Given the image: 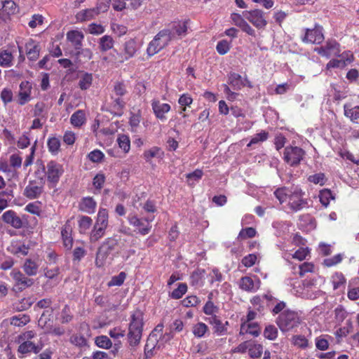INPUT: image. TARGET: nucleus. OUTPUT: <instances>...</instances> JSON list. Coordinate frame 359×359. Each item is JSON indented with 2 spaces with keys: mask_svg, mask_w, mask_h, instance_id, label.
I'll use <instances>...</instances> for the list:
<instances>
[{
  "mask_svg": "<svg viewBox=\"0 0 359 359\" xmlns=\"http://www.w3.org/2000/svg\"><path fill=\"white\" fill-rule=\"evenodd\" d=\"M308 180L316 184H320L321 186L324 185L326 181L325 175L322 172L310 175Z\"/></svg>",
  "mask_w": 359,
  "mask_h": 359,
  "instance_id": "57",
  "label": "nucleus"
},
{
  "mask_svg": "<svg viewBox=\"0 0 359 359\" xmlns=\"http://www.w3.org/2000/svg\"><path fill=\"white\" fill-rule=\"evenodd\" d=\"M36 336V333L34 330L25 331L18 336L17 342L19 346L17 353L20 358H24L32 353L37 354L43 349L42 342L35 344L32 341Z\"/></svg>",
  "mask_w": 359,
  "mask_h": 359,
  "instance_id": "2",
  "label": "nucleus"
},
{
  "mask_svg": "<svg viewBox=\"0 0 359 359\" xmlns=\"http://www.w3.org/2000/svg\"><path fill=\"white\" fill-rule=\"evenodd\" d=\"M4 222L11 225L15 229H20L24 226V222L18 217L16 212L12 210L6 211L1 216Z\"/></svg>",
  "mask_w": 359,
  "mask_h": 359,
  "instance_id": "12",
  "label": "nucleus"
},
{
  "mask_svg": "<svg viewBox=\"0 0 359 359\" xmlns=\"http://www.w3.org/2000/svg\"><path fill=\"white\" fill-rule=\"evenodd\" d=\"M22 269L27 275L35 276L38 272L39 264L34 261L27 259L25 260Z\"/></svg>",
  "mask_w": 359,
  "mask_h": 359,
  "instance_id": "31",
  "label": "nucleus"
},
{
  "mask_svg": "<svg viewBox=\"0 0 359 359\" xmlns=\"http://www.w3.org/2000/svg\"><path fill=\"white\" fill-rule=\"evenodd\" d=\"M292 342L294 346L300 348L304 349L309 346V341L303 335H294L292 338Z\"/></svg>",
  "mask_w": 359,
  "mask_h": 359,
  "instance_id": "43",
  "label": "nucleus"
},
{
  "mask_svg": "<svg viewBox=\"0 0 359 359\" xmlns=\"http://www.w3.org/2000/svg\"><path fill=\"white\" fill-rule=\"evenodd\" d=\"M79 232L86 233L92 225L93 220L88 216H81L78 221Z\"/></svg>",
  "mask_w": 359,
  "mask_h": 359,
  "instance_id": "39",
  "label": "nucleus"
},
{
  "mask_svg": "<svg viewBox=\"0 0 359 359\" xmlns=\"http://www.w3.org/2000/svg\"><path fill=\"white\" fill-rule=\"evenodd\" d=\"M97 15H99V13L96 8H93L81 11L76 14V18L79 21H87L92 20Z\"/></svg>",
  "mask_w": 359,
  "mask_h": 359,
  "instance_id": "29",
  "label": "nucleus"
},
{
  "mask_svg": "<svg viewBox=\"0 0 359 359\" xmlns=\"http://www.w3.org/2000/svg\"><path fill=\"white\" fill-rule=\"evenodd\" d=\"M187 291V285L185 283H180L177 288L175 289L170 297L175 299H180Z\"/></svg>",
  "mask_w": 359,
  "mask_h": 359,
  "instance_id": "51",
  "label": "nucleus"
},
{
  "mask_svg": "<svg viewBox=\"0 0 359 359\" xmlns=\"http://www.w3.org/2000/svg\"><path fill=\"white\" fill-rule=\"evenodd\" d=\"M139 46L134 39L126 41L123 45V57L127 60L135 56L139 49Z\"/></svg>",
  "mask_w": 359,
  "mask_h": 359,
  "instance_id": "21",
  "label": "nucleus"
},
{
  "mask_svg": "<svg viewBox=\"0 0 359 359\" xmlns=\"http://www.w3.org/2000/svg\"><path fill=\"white\" fill-rule=\"evenodd\" d=\"M312 286L313 284L310 282H304L302 283V285L299 283L298 286H294L293 292L297 296L302 298H312L313 293L311 292Z\"/></svg>",
  "mask_w": 359,
  "mask_h": 359,
  "instance_id": "19",
  "label": "nucleus"
},
{
  "mask_svg": "<svg viewBox=\"0 0 359 359\" xmlns=\"http://www.w3.org/2000/svg\"><path fill=\"white\" fill-rule=\"evenodd\" d=\"M106 229L95 226L90 233V241L91 243H95L104 236Z\"/></svg>",
  "mask_w": 359,
  "mask_h": 359,
  "instance_id": "41",
  "label": "nucleus"
},
{
  "mask_svg": "<svg viewBox=\"0 0 359 359\" xmlns=\"http://www.w3.org/2000/svg\"><path fill=\"white\" fill-rule=\"evenodd\" d=\"M41 48L34 40L29 39L25 43V52L29 60L35 61L39 56Z\"/></svg>",
  "mask_w": 359,
  "mask_h": 359,
  "instance_id": "18",
  "label": "nucleus"
},
{
  "mask_svg": "<svg viewBox=\"0 0 359 359\" xmlns=\"http://www.w3.org/2000/svg\"><path fill=\"white\" fill-rule=\"evenodd\" d=\"M206 320L212 325L215 332L218 335H222L226 332V325L229 324L228 321L223 323L217 316H210Z\"/></svg>",
  "mask_w": 359,
  "mask_h": 359,
  "instance_id": "20",
  "label": "nucleus"
},
{
  "mask_svg": "<svg viewBox=\"0 0 359 359\" xmlns=\"http://www.w3.org/2000/svg\"><path fill=\"white\" fill-rule=\"evenodd\" d=\"M276 323L282 332H288L299 326L301 318L297 312L285 310L278 316Z\"/></svg>",
  "mask_w": 359,
  "mask_h": 359,
  "instance_id": "4",
  "label": "nucleus"
},
{
  "mask_svg": "<svg viewBox=\"0 0 359 359\" xmlns=\"http://www.w3.org/2000/svg\"><path fill=\"white\" fill-rule=\"evenodd\" d=\"M93 83V75L90 73H83L79 77L78 86L80 89L86 90L90 88Z\"/></svg>",
  "mask_w": 359,
  "mask_h": 359,
  "instance_id": "33",
  "label": "nucleus"
},
{
  "mask_svg": "<svg viewBox=\"0 0 359 359\" xmlns=\"http://www.w3.org/2000/svg\"><path fill=\"white\" fill-rule=\"evenodd\" d=\"M257 259L256 255L249 254L242 259L241 262L245 267L248 268L252 266L255 264Z\"/></svg>",
  "mask_w": 359,
  "mask_h": 359,
  "instance_id": "63",
  "label": "nucleus"
},
{
  "mask_svg": "<svg viewBox=\"0 0 359 359\" xmlns=\"http://www.w3.org/2000/svg\"><path fill=\"white\" fill-rule=\"evenodd\" d=\"M314 269V265L312 263L304 262L299 266V274L301 277H303L306 273L313 272Z\"/></svg>",
  "mask_w": 359,
  "mask_h": 359,
  "instance_id": "60",
  "label": "nucleus"
},
{
  "mask_svg": "<svg viewBox=\"0 0 359 359\" xmlns=\"http://www.w3.org/2000/svg\"><path fill=\"white\" fill-rule=\"evenodd\" d=\"M119 147L123 150L125 153H128L130 149V141L129 137L126 135H120L117 139Z\"/></svg>",
  "mask_w": 359,
  "mask_h": 359,
  "instance_id": "44",
  "label": "nucleus"
},
{
  "mask_svg": "<svg viewBox=\"0 0 359 359\" xmlns=\"http://www.w3.org/2000/svg\"><path fill=\"white\" fill-rule=\"evenodd\" d=\"M70 341L72 344L79 347H83L87 344L86 338L83 336L79 334L73 335L70 339Z\"/></svg>",
  "mask_w": 359,
  "mask_h": 359,
  "instance_id": "61",
  "label": "nucleus"
},
{
  "mask_svg": "<svg viewBox=\"0 0 359 359\" xmlns=\"http://www.w3.org/2000/svg\"><path fill=\"white\" fill-rule=\"evenodd\" d=\"M13 55L8 50L0 52V66L9 67L13 65Z\"/></svg>",
  "mask_w": 359,
  "mask_h": 359,
  "instance_id": "37",
  "label": "nucleus"
},
{
  "mask_svg": "<svg viewBox=\"0 0 359 359\" xmlns=\"http://www.w3.org/2000/svg\"><path fill=\"white\" fill-rule=\"evenodd\" d=\"M319 198L321 204L327 207L330 203V199H334V197L329 189H323L320 191Z\"/></svg>",
  "mask_w": 359,
  "mask_h": 359,
  "instance_id": "49",
  "label": "nucleus"
},
{
  "mask_svg": "<svg viewBox=\"0 0 359 359\" xmlns=\"http://www.w3.org/2000/svg\"><path fill=\"white\" fill-rule=\"evenodd\" d=\"M243 16L257 29H263L267 25L264 13L262 10L246 11L243 12Z\"/></svg>",
  "mask_w": 359,
  "mask_h": 359,
  "instance_id": "10",
  "label": "nucleus"
},
{
  "mask_svg": "<svg viewBox=\"0 0 359 359\" xmlns=\"http://www.w3.org/2000/svg\"><path fill=\"white\" fill-rule=\"evenodd\" d=\"M49 311H44L40 317V318L38 320L39 325L43 328L46 329V330L49 329V327L51 326L50 324V319L49 316L50 314L49 313Z\"/></svg>",
  "mask_w": 359,
  "mask_h": 359,
  "instance_id": "45",
  "label": "nucleus"
},
{
  "mask_svg": "<svg viewBox=\"0 0 359 359\" xmlns=\"http://www.w3.org/2000/svg\"><path fill=\"white\" fill-rule=\"evenodd\" d=\"M19 104L24 105L30 100L31 86L29 82H22L20 85Z\"/></svg>",
  "mask_w": 359,
  "mask_h": 359,
  "instance_id": "25",
  "label": "nucleus"
},
{
  "mask_svg": "<svg viewBox=\"0 0 359 359\" xmlns=\"http://www.w3.org/2000/svg\"><path fill=\"white\" fill-rule=\"evenodd\" d=\"M344 114L352 123L359 125V101L356 104L353 103L344 104Z\"/></svg>",
  "mask_w": 359,
  "mask_h": 359,
  "instance_id": "14",
  "label": "nucleus"
},
{
  "mask_svg": "<svg viewBox=\"0 0 359 359\" xmlns=\"http://www.w3.org/2000/svg\"><path fill=\"white\" fill-rule=\"evenodd\" d=\"M263 352V346L259 344H252L249 348V355L252 358H259Z\"/></svg>",
  "mask_w": 359,
  "mask_h": 359,
  "instance_id": "47",
  "label": "nucleus"
},
{
  "mask_svg": "<svg viewBox=\"0 0 359 359\" xmlns=\"http://www.w3.org/2000/svg\"><path fill=\"white\" fill-rule=\"evenodd\" d=\"M2 11L7 15L15 14L18 11V7L13 0H5Z\"/></svg>",
  "mask_w": 359,
  "mask_h": 359,
  "instance_id": "48",
  "label": "nucleus"
},
{
  "mask_svg": "<svg viewBox=\"0 0 359 359\" xmlns=\"http://www.w3.org/2000/svg\"><path fill=\"white\" fill-rule=\"evenodd\" d=\"M96 202L91 197L83 198L79 203V209L88 214H93L95 211Z\"/></svg>",
  "mask_w": 359,
  "mask_h": 359,
  "instance_id": "26",
  "label": "nucleus"
},
{
  "mask_svg": "<svg viewBox=\"0 0 359 359\" xmlns=\"http://www.w3.org/2000/svg\"><path fill=\"white\" fill-rule=\"evenodd\" d=\"M188 22L189 21L187 20L174 22L171 26L168 28L172 35V40L184 36L187 34Z\"/></svg>",
  "mask_w": 359,
  "mask_h": 359,
  "instance_id": "15",
  "label": "nucleus"
},
{
  "mask_svg": "<svg viewBox=\"0 0 359 359\" xmlns=\"http://www.w3.org/2000/svg\"><path fill=\"white\" fill-rule=\"evenodd\" d=\"M128 219L130 225L136 227L139 233L141 235H147L151 229L150 222L153 221L154 217L140 219L136 215H130Z\"/></svg>",
  "mask_w": 359,
  "mask_h": 359,
  "instance_id": "8",
  "label": "nucleus"
},
{
  "mask_svg": "<svg viewBox=\"0 0 359 359\" xmlns=\"http://www.w3.org/2000/svg\"><path fill=\"white\" fill-rule=\"evenodd\" d=\"M30 321V318L29 316L25 314H20L18 316H13L10 323L12 325L16 327H22L27 325Z\"/></svg>",
  "mask_w": 359,
  "mask_h": 359,
  "instance_id": "38",
  "label": "nucleus"
},
{
  "mask_svg": "<svg viewBox=\"0 0 359 359\" xmlns=\"http://www.w3.org/2000/svg\"><path fill=\"white\" fill-rule=\"evenodd\" d=\"M89 159L94 163L100 162L104 158V154L98 149H95L88 154Z\"/></svg>",
  "mask_w": 359,
  "mask_h": 359,
  "instance_id": "62",
  "label": "nucleus"
},
{
  "mask_svg": "<svg viewBox=\"0 0 359 359\" xmlns=\"http://www.w3.org/2000/svg\"><path fill=\"white\" fill-rule=\"evenodd\" d=\"M274 195L280 203H287L290 210L297 212L307 205L306 199L304 198V193L297 187H281L274 191Z\"/></svg>",
  "mask_w": 359,
  "mask_h": 359,
  "instance_id": "1",
  "label": "nucleus"
},
{
  "mask_svg": "<svg viewBox=\"0 0 359 359\" xmlns=\"http://www.w3.org/2000/svg\"><path fill=\"white\" fill-rule=\"evenodd\" d=\"M216 49L220 55H224L230 50V43L226 40H222L217 43Z\"/></svg>",
  "mask_w": 359,
  "mask_h": 359,
  "instance_id": "59",
  "label": "nucleus"
},
{
  "mask_svg": "<svg viewBox=\"0 0 359 359\" xmlns=\"http://www.w3.org/2000/svg\"><path fill=\"white\" fill-rule=\"evenodd\" d=\"M302 41L305 43H320L324 40L323 27L316 25L313 29H304Z\"/></svg>",
  "mask_w": 359,
  "mask_h": 359,
  "instance_id": "9",
  "label": "nucleus"
},
{
  "mask_svg": "<svg viewBox=\"0 0 359 359\" xmlns=\"http://www.w3.org/2000/svg\"><path fill=\"white\" fill-rule=\"evenodd\" d=\"M126 278V273L121 272L118 275L114 276L111 278V280L108 283V286H120L123 283Z\"/></svg>",
  "mask_w": 359,
  "mask_h": 359,
  "instance_id": "53",
  "label": "nucleus"
},
{
  "mask_svg": "<svg viewBox=\"0 0 359 359\" xmlns=\"http://www.w3.org/2000/svg\"><path fill=\"white\" fill-rule=\"evenodd\" d=\"M306 152L299 147H287L285 148L283 158L290 166H297L304 158Z\"/></svg>",
  "mask_w": 359,
  "mask_h": 359,
  "instance_id": "7",
  "label": "nucleus"
},
{
  "mask_svg": "<svg viewBox=\"0 0 359 359\" xmlns=\"http://www.w3.org/2000/svg\"><path fill=\"white\" fill-rule=\"evenodd\" d=\"M43 191V187L31 182L25 189L24 194L30 199L38 198Z\"/></svg>",
  "mask_w": 359,
  "mask_h": 359,
  "instance_id": "24",
  "label": "nucleus"
},
{
  "mask_svg": "<svg viewBox=\"0 0 359 359\" xmlns=\"http://www.w3.org/2000/svg\"><path fill=\"white\" fill-rule=\"evenodd\" d=\"M199 303V299L195 295L188 296L182 300V305L185 307L196 306Z\"/></svg>",
  "mask_w": 359,
  "mask_h": 359,
  "instance_id": "58",
  "label": "nucleus"
},
{
  "mask_svg": "<svg viewBox=\"0 0 359 359\" xmlns=\"http://www.w3.org/2000/svg\"><path fill=\"white\" fill-rule=\"evenodd\" d=\"M218 307L216 306L210 300H208L203 306V312L206 315H209L210 316H216L215 314L218 312Z\"/></svg>",
  "mask_w": 359,
  "mask_h": 359,
  "instance_id": "56",
  "label": "nucleus"
},
{
  "mask_svg": "<svg viewBox=\"0 0 359 359\" xmlns=\"http://www.w3.org/2000/svg\"><path fill=\"white\" fill-rule=\"evenodd\" d=\"M209 276L210 278V282L211 284L215 282L220 283L223 280L222 274L217 269H213L209 273Z\"/></svg>",
  "mask_w": 359,
  "mask_h": 359,
  "instance_id": "64",
  "label": "nucleus"
},
{
  "mask_svg": "<svg viewBox=\"0 0 359 359\" xmlns=\"http://www.w3.org/2000/svg\"><path fill=\"white\" fill-rule=\"evenodd\" d=\"M334 290H339L343 292L345 289L346 278L341 273L336 272L331 278Z\"/></svg>",
  "mask_w": 359,
  "mask_h": 359,
  "instance_id": "27",
  "label": "nucleus"
},
{
  "mask_svg": "<svg viewBox=\"0 0 359 359\" xmlns=\"http://www.w3.org/2000/svg\"><path fill=\"white\" fill-rule=\"evenodd\" d=\"M161 341H157V335L155 332H151L147 341L144 346V354L146 357L151 358L153 355V350L161 348Z\"/></svg>",
  "mask_w": 359,
  "mask_h": 359,
  "instance_id": "17",
  "label": "nucleus"
},
{
  "mask_svg": "<svg viewBox=\"0 0 359 359\" xmlns=\"http://www.w3.org/2000/svg\"><path fill=\"white\" fill-rule=\"evenodd\" d=\"M72 229L70 224L67 222L62 228L61 236L65 248L71 250L73 246Z\"/></svg>",
  "mask_w": 359,
  "mask_h": 359,
  "instance_id": "22",
  "label": "nucleus"
},
{
  "mask_svg": "<svg viewBox=\"0 0 359 359\" xmlns=\"http://www.w3.org/2000/svg\"><path fill=\"white\" fill-rule=\"evenodd\" d=\"M260 333V329L257 323L251 322H244L241 324L240 334H250L254 337H257Z\"/></svg>",
  "mask_w": 359,
  "mask_h": 359,
  "instance_id": "23",
  "label": "nucleus"
},
{
  "mask_svg": "<svg viewBox=\"0 0 359 359\" xmlns=\"http://www.w3.org/2000/svg\"><path fill=\"white\" fill-rule=\"evenodd\" d=\"M110 252L105 250V246H100L97 250L95 259V264L97 267H102Z\"/></svg>",
  "mask_w": 359,
  "mask_h": 359,
  "instance_id": "35",
  "label": "nucleus"
},
{
  "mask_svg": "<svg viewBox=\"0 0 359 359\" xmlns=\"http://www.w3.org/2000/svg\"><path fill=\"white\" fill-rule=\"evenodd\" d=\"M239 286L242 290L248 292H255L259 287L258 283L256 284L253 280L248 276L241 278Z\"/></svg>",
  "mask_w": 359,
  "mask_h": 359,
  "instance_id": "28",
  "label": "nucleus"
},
{
  "mask_svg": "<svg viewBox=\"0 0 359 359\" xmlns=\"http://www.w3.org/2000/svg\"><path fill=\"white\" fill-rule=\"evenodd\" d=\"M264 336L265 338L269 340H274L278 337V330L277 328L272 325H269L266 326L264 330Z\"/></svg>",
  "mask_w": 359,
  "mask_h": 359,
  "instance_id": "50",
  "label": "nucleus"
},
{
  "mask_svg": "<svg viewBox=\"0 0 359 359\" xmlns=\"http://www.w3.org/2000/svg\"><path fill=\"white\" fill-rule=\"evenodd\" d=\"M48 185L50 188L55 187L63 175V165L55 161H49L46 167H43Z\"/></svg>",
  "mask_w": 359,
  "mask_h": 359,
  "instance_id": "6",
  "label": "nucleus"
},
{
  "mask_svg": "<svg viewBox=\"0 0 359 359\" xmlns=\"http://www.w3.org/2000/svg\"><path fill=\"white\" fill-rule=\"evenodd\" d=\"M114 39L111 36L104 35L100 39L99 46L102 52L111 49L114 46Z\"/></svg>",
  "mask_w": 359,
  "mask_h": 359,
  "instance_id": "36",
  "label": "nucleus"
},
{
  "mask_svg": "<svg viewBox=\"0 0 359 359\" xmlns=\"http://www.w3.org/2000/svg\"><path fill=\"white\" fill-rule=\"evenodd\" d=\"M144 313L140 310L134 311L130 317L128 341L131 346H135L140 342L144 327Z\"/></svg>",
  "mask_w": 359,
  "mask_h": 359,
  "instance_id": "3",
  "label": "nucleus"
},
{
  "mask_svg": "<svg viewBox=\"0 0 359 359\" xmlns=\"http://www.w3.org/2000/svg\"><path fill=\"white\" fill-rule=\"evenodd\" d=\"M86 115L83 110H77L70 118L71 123L75 127H81L86 122Z\"/></svg>",
  "mask_w": 359,
  "mask_h": 359,
  "instance_id": "34",
  "label": "nucleus"
},
{
  "mask_svg": "<svg viewBox=\"0 0 359 359\" xmlns=\"http://www.w3.org/2000/svg\"><path fill=\"white\" fill-rule=\"evenodd\" d=\"M67 39L71 43L72 46H74L75 49L74 53L78 55L82 47L83 34L81 32L73 30L67 32Z\"/></svg>",
  "mask_w": 359,
  "mask_h": 359,
  "instance_id": "16",
  "label": "nucleus"
},
{
  "mask_svg": "<svg viewBox=\"0 0 359 359\" xmlns=\"http://www.w3.org/2000/svg\"><path fill=\"white\" fill-rule=\"evenodd\" d=\"M95 344L97 346L102 348H109L112 345L109 338L104 335L97 337L95 339Z\"/></svg>",
  "mask_w": 359,
  "mask_h": 359,
  "instance_id": "52",
  "label": "nucleus"
},
{
  "mask_svg": "<svg viewBox=\"0 0 359 359\" xmlns=\"http://www.w3.org/2000/svg\"><path fill=\"white\" fill-rule=\"evenodd\" d=\"M47 145H48V151L52 154L55 155L58 153V151L60 150V141L57 137H50L48 140Z\"/></svg>",
  "mask_w": 359,
  "mask_h": 359,
  "instance_id": "42",
  "label": "nucleus"
},
{
  "mask_svg": "<svg viewBox=\"0 0 359 359\" xmlns=\"http://www.w3.org/2000/svg\"><path fill=\"white\" fill-rule=\"evenodd\" d=\"M208 326L203 323H198L193 327V334L196 337L201 338L207 332Z\"/></svg>",
  "mask_w": 359,
  "mask_h": 359,
  "instance_id": "46",
  "label": "nucleus"
},
{
  "mask_svg": "<svg viewBox=\"0 0 359 359\" xmlns=\"http://www.w3.org/2000/svg\"><path fill=\"white\" fill-rule=\"evenodd\" d=\"M269 133L266 131H262L259 133L254 135L250 142L248 144V147H250L252 144H257L261 142H264L268 139Z\"/></svg>",
  "mask_w": 359,
  "mask_h": 359,
  "instance_id": "54",
  "label": "nucleus"
},
{
  "mask_svg": "<svg viewBox=\"0 0 359 359\" xmlns=\"http://www.w3.org/2000/svg\"><path fill=\"white\" fill-rule=\"evenodd\" d=\"M95 226L107 229L108 226V212L104 208H100L98 211Z\"/></svg>",
  "mask_w": 359,
  "mask_h": 359,
  "instance_id": "32",
  "label": "nucleus"
},
{
  "mask_svg": "<svg viewBox=\"0 0 359 359\" xmlns=\"http://www.w3.org/2000/svg\"><path fill=\"white\" fill-rule=\"evenodd\" d=\"M151 107L156 117L161 121L166 119L165 114L170 111V105L166 103H161L158 100L151 101Z\"/></svg>",
  "mask_w": 359,
  "mask_h": 359,
  "instance_id": "13",
  "label": "nucleus"
},
{
  "mask_svg": "<svg viewBox=\"0 0 359 359\" xmlns=\"http://www.w3.org/2000/svg\"><path fill=\"white\" fill-rule=\"evenodd\" d=\"M205 274L203 269H196L191 273L190 276L191 284L194 286H200L202 285V279Z\"/></svg>",
  "mask_w": 359,
  "mask_h": 359,
  "instance_id": "40",
  "label": "nucleus"
},
{
  "mask_svg": "<svg viewBox=\"0 0 359 359\" xmlns=\"http://www.w3.org/2000/svg\"><path fill=\"white\" fill-rule=\"evenodd\" d=\"M172 35L168 29L160 31L150 41L147 48V53L149 56H153L165 47L170 41Z\"/></svg>",
  "mask_w": 359,
  "mask_h": 359,
  "instance_id": "5",
  "label": "nucleus"
},
{
  "mask_svg": "<svg viewBox=\"0 0 359 359\" xmlns=\"http://www.w3.org/2000/svg\"><path fill=\"white\" fill-rule=\"evenodd\" d=\"M228 81L235 90H239L245 86L241 76L235 72H231L228 75Z\"/></svg>",
  "mask_w": 359,
  "mask_h": 359,
  "instance_id": "30",
  "label": "nucleus"
},
{
  "mask_svg": "<svg viewBox=\"0 0 359 359\" xmlns=\"http://www.w3.org/2000/svg\"><path fill=\"white\" fill-rule=\"evenodd\" d=\"M11 276L15 280V286L19 290H23L34 284V280L27 277L20 271L13 270Z\"/></svg>",
  "mask_w": 359,
  "mask_h": 359,
  "instance_id": "11",
  "label": "nucleus"
},
{
  "mask_svg": "<svg viewBox=\"0 0 359 359\" xmlns=\"http://www.w3.org/2000/svg\"><path fill=\"white\" fill-rule=\"evenodd\" d=\"M161 149L158 147H154L144 153V158L147 161H149L153 158H158L161 156Z\"/></svg>",
  "mask_w": 359,
  "mask_h": 359,
  "instance_id": "55",
  "label": "nucleus"
}]
</instances>
